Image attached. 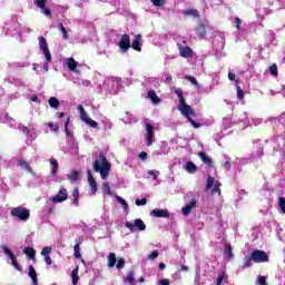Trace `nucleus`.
<instances>
[{"label": "nucleus", "mask_w": 285, "mask_h": 285, "mask_svg": "<svg viewBox=\"0 0 285 285\" xmlns=\"http://www.w3.org/2000/svg\"><path fill=\"white\" fill-rule=\"evenodd\" d=\"M174 92L178 97L179 112H181V115H184V117H186V119H188L189 124H191V126H194V128H202V124H199L190 118V117H195L196 114H195V110L193 109V107H190L189 105L186 104V98H184V90H181V88H175Z\"/></svg>", "instance_id": "nucleus-1"}, {"label": "nucleus", "mask_w": 285, "mask_h": 285, "mask_svg": "<svg viewBox=\"0 0 285 285\" xmlns=\"http://www.w3.org/2000/svg\"><path fill=\"white\" fill-rule=\"evenodd\" d=\"M99 160H95L94 161V170L95 173H100V177L101 179H108V175H110V161H108V158H106V156L104 155V153H99L98 156Z\"/></svg>", "instance_id": "nucleus-2"}, {"label": "nucleus", "mask_w": 285, "mask_h": 285, "mask_svg": "<svg viewBox=\"0 0 285 285\" xmlns=\"http://www.w3.org/2000/svg\"><path fill=\"white\" fill-rule=\"evenodd\" d=\"M10 214L12 217H17L20 222H28L30 219V209L26 207H13Z\"/></svg>", "instance_id": "nucleus-3"}, {"label": "nucleus", "mask_w": 285, "mask_h": 285, "mask_svg": "<svg viewBox=\"0 0 285 285\" xmlns=\"http://www.w3.org/2000/svg\"><path fill=\"white\" fill-rule=\"evenodd\" d=\"M250 257L252 262H254L255 264H264L268 262V254L262 249H255L254 252H252Z\"/></svg>", "instance_id": "nucleus-4"}, {"label": "nucleus", "mask_w": 285, "mask_h": 285, "mask_svg": "<svg viewBox=\"0 0 285 285\" xmlns=\"http://www.w3.org/2000/svg\"><path fill=\"white\" fill-rule=\"evenodd\" d=\"M125 227L130 230V233H135V229L137 230H146V223L141 218H136L134 220V224L131 222H126Z\"/></svg>", "instance_id": "nucleus-5"}, {"label": "nucleus", "mask_w": 285, "mask_h": 285, "mask_svg": "<svg viewBox=\"0 0 285 285\" xmlns=\"http://www.w3.org/2000/svg\"><path fill=\"white\" fill-rule=\"evenodd\" d=\"M3 253L11 259L12 266L18 271L19 273L23 272V268H21V265H19V262H17V256L10 250V248L3 246L2 247Z\"/></svg>", "instance_id": "nucleus-6"}, {"label": "nucleus", "mask_w": 285, "mask_h": 285, "mask_svg": "<svg viewBox=\"0 0 285 285\" xmlns=\"http://www.w3.org/2000/svg\"><path fill=\"white\" fill-rule=\"evenodd\" d=\"M118 46L121 52H128L130 50V36L128 33L122 35Z\"/></svg>", "instance_id": "nucleus-7"}, {"label": "nucleus", "mask_w": 285, "mask_h": 285, "mask_svg": "<svg viewBox=\"0 0 285 285\" xmlns=\"http://www.w3.org/2000/svg\"><path fill=\"white\" fill-rule=\"evenodd\" d=\"M177 48H178L179 55H180V57H183V59H193V48L184 47L179 42H177Z\"/></svg>", "instance_id": "nucleus-8"}, {"label": "nucleus", "mask_w": 285, "mask_h": 285, "mask_svg": "<svg viewBox=\"0 0 285 285\" xmlns=\"http://www.w3.org/2000/svg\"><path fill=\"white\" fill-rule=\"evenodd\" d=\"M146 146H153V141H155V128L150 124H146Z\"/></svg>", "instance_id": "nucleus-9"}, {"label": "nucleus", "mask_w": 285, "mask_h": 285, "mask_svg": "<svg viewBox=\"0 0 285 285\" xmlns=\"http://www.w3.org/2000/svg\"><path fill=\"white\" fill-rule=\"evenodd\" d=\"M66 199H68V189L66 188H61L58 193V195H56L52 198L53 204H61L62 202H66Z\"/></svg>", "instance_id": "nucleus-10"}, {"label": "nucleus", "mask_w": 285, "mask_h": 285, "mask_svg": "<svg viewBox=\"0 0 285 285\" xmlns=\"http://www.w3.org/2000/svg\"><path fill=\"white\" fill-rule=\"evenodd\" d=\"M80 119L81 121H85V124H87V126H90L91 128H97L99 126V124L95 120H92V118L88 117V112L82 111L80 114Z\"/></svg>", "instance_id": "nucleus-11"}, {"label": "nucleus", "mask_w": 285, "mask_h": 285, "mask_svg": "<svg viewBox=\"0 0 285 285\" xmlns=\"http://www.w3.org/2000/svg\"><path fill=\"white\" fill-rule=\"evenodd\" d=\"M87 175H88V184L91 188V193L92 195H97V190H98L97 180L95 179V176H92V171L88 170Z\"/></svg>", "instance_id": "nucleus-12"}, {"label": "nucleus", "mask_w": 285, "mask_h": 285, "mask_svg": "<svg viewBox=\"0 0 285 285\" xmlns=\"http://www.w3.org/2000/svg\"><path fill=\"white\" fill-rule=\"evenodd\" d=\"M151 217H158L161 218L164 217L165 219L170 218V213L166 209H154L150 212Z\"/></svg>", "instance_id": "nucleus-13"}, {"label": "nucleus", "mask_w": 285, "mask_h": 285, "mask_svg": "<svg viewBox=\"0 0 285 285\" xmlns=\"http://www.w3.org/2000/svg\"><path fill=\"white\" fill-rule=\"evenodd\" d=\"M197 206V200L193 198L185 207H183V215L188 217L190 215L193 208Z\"/></svg>", "instance_id": "nucleus-14"}, {"label": "nucleus", "mask_w": 285, "mask_h": 285, "mask_svg": "<svg viewBox=\"0 0 285 285\" xmlns=\"http://www.w3.org/2000/svg\"><path fill=\"white\" fill-rule=\"evenodd\" d=\"M75 242L73 257H76V259H81V238H76Z\"/></svg>", "instance_id": "nucleus-15"}, {"label": "nucleus", "mask_w": 285, "mask_h": 285, "mask_svg": "<svg viewBox=\"0 0 285 285\" xmlns=\"http://www.w3.org/2000/svg\"><path fill=\"white\" fill-rule=\"evenodd\" d=\"M198 157L202 159L205 166H208V168H213V158H210V156L206 155L204 151H200L198 153Z\"/></svg>", "instance_id": "nucleus-16"}, {"label": "nucleus", "mask_w": 285, "mask_h": 285, "mask_svg": "<svg viewBox=\"0 0 285 285\" xmlns=\"http://www.w3.org/2000/svg\"><path fill=\"white\" fill-rule=\"evenodd\" d=\"M132 50H136V52H141V35H137L134 38V41L131 42Z\"/></svg>", "instance_id": "nucleus-17"}, {"label": "nucleus", "mask_w": 285, "mask_h": 285, "mask_svg": "<svg viewBox=\"0 0 285 285\" xmlns=\"http://www.w3.org/2000/svg\"><path fill=\"white\" fill-rule=\"evenodd\" d=\"M28 275L31 278L32 285H39V279L37 278V271L35 269V266L29 265Z\"/></svg>", "instance_id": "nucleus-18"}, {"label": "nucleus", "mask_w": 285, "mask_h": 285, "mask_svg": "<svg viewBox=\"0 0 285 285\" xmlns=\"http://www.w3.org/2000/svg\"><path fill=\"white\" fill-rule=\"evenodd\" d=\"M22 253L24 254V255H27V257H29V259H37V250H35V248H32V247H24L23 249H22Z\"/></svg>", "instance_id": "nucleus-19"}, {"label": "nucleus", "mask_w": 285, "mask_h": 285, "mask_svg": "<svg viewBox=\"0 0 285 285\" xmlns=\"http://www.w3.org/2000/svg\"><path fill=\"white\" fill-rule=\"evenodd\" d=\"M195 30L199 39H204L205 36L207 35L206 26L204 23L198 24Z\"/></svg>", "instance_id": "nucleus-20"}, {"label": "nucleus", "mask_w": 285, "mask_h": 285, "mask_svg": "<svg viewBox=\"0 0 285 285\" xmlns=\"http://www.w3.org/2000/svg\"><path fill=\"white\" fill-rule=\"evenodd\" d=\"M148 99H150L155 106H157V104H161V98L157 96V92H155V90L148 91Z\"/></svg>", "instance_id": "nucleus-21"}, {"label": "nucleus", "mask_w": 285, "mask_h": 285, "mask_svg": "<svg viewBox=\"0 0 285 285\" xmlns=\"http://www.w3.org/2000/svg\"><path fill=\"white\" fill-rule=\"evenodd\" d=\"M18 164L20 168H26V170H28L30 175H35V170H32V167H30V164H28V161H26L23 158H20L18 160Z\"/></svg>", "instance_id": "nucleus-22"}, {"label": "nucleus", "mask_w": 285, "mask_h": 285, "mask_svg": "<svg viewBox=\"0 0 285 285\" xmlns=\"http://www.w3.org/2000/svg\"><path fill=\"white\" fill-rule=\"evenodd\" d=\"M184 169L193 175L194 173H197V165H195L193 161H188L185 164Z\"/></svg>", "instance_id": "nucleus-23"}, {"label": "nucleus", "mask_w": 285, "mask_h": 285, "mask_svg": "<svg viewBox=\"0 0 285 285\" xmlns=\"http://www.w3.org/2000/svg\"><path fill=\"white\" fill-rule=\"evenodd\" d=\"M49 163L52 165L51 175L52 177H57V173L59 170V161L55 158H50Z\"/></svg>", "instance_id": "nucleus-24"}, {"label": "nucleus", "mask_w": 285, "mask_h": 285, "mask_svg": "<svg viewBox=\"0 0 285 285\" xmlns=\"http://www.w3.org/2000/svg\"><path fill=\"white\" fill-rule=\"evenodd\" d=\"M72 284L77 285L79 283V266H76L71 272Z\"/></svg>", "instance_id": "nucleus-25"}, {"label": "nucleus", "mask_w": 285, "mask_h": 285, "mask_svg": "<svg viewBox=\"0 0 285 285\" xmlns=\"http://www.w3.org/2000/svg\"><path fill=\"white\" fill-rule=\"evenodd\" d=\"M38 41H39V48H40V50H42V51L49 50V48H48V41L45 39L43 36H39V37H38Z\"/></svg>", "instance_id": "nucleus-26"}, {"label": "nucleus", "mask_w": 285, "mask_h": 285, "mask_svg": "<svg viewBox=\"0 0 285 285\" xmlns=\"http://www.w3.org/2000/svg\"><path fill=\"white\" fill-rule=\"evenodd\" d=\"M67 66H68L69 70L75 72L77 70L78 62H76L75 58L71 57V58L67 59Z\"/></svg>", "instance_id": "nucleus-27"}, {"label": "nucleus", "mask_w": 285, "mask_h": 285, "mask_svg": "<svg viewBox=\"0 0 285 285\" xmlns=\"http://www.w3.org/2000/svg\"><path fill=\"white\" fill-rule=\"evenodd\" d=\"M115 264H117V255H115V253H109L108 267L112 268L115 266Z\"/></svg>", "instance_id": "nucleus-28"}, {"label": "nucleus", "mask_w": 285, "mask_h": 285, "mask_svg": "<svg viewBox=\"0 0 285 285\" xmlns=\"http://www.w3.org/2000/svg\"><path fill=\"white\" fill-rule=\"evenodd\" d=\"M225 255H227V259H233V257H235L233 254V246H230V244L225 245Z\"/></svg>", "instance_id": "nucleus-29"}, {"label": "nucleus", "mask_w": 285, "mask_h": 285, "mask_svg": "<svg viewBox=\"0 0 285 285\" xmlns=\"http://www.w3.org/2000/svg\"><path fill=\"white\" fill-rule=\"evenodd\" d=\"M49 106L50 108H59L61 106V102H59V99H57L56 97H50Z\"/></svg>", "instance_id": "nucleus-30"}, {"label": "nucleus", "mask_w": 285, "mask_h": 285, "mask_svg": "<svg viewBox=\"0 0 285 285\" xmlns=\"http://www.w3.org/2000/svg\"><path fill=\"white\" fill-rule=\"evenodd\" d=\"M253 257L252 256H245L244 263H243V269L250 268L253 266Z\"/></svg>", "instance_id": "nucleus-31"}, {"label": "nucleus", "mask_w": 285, "mask_h": 285, "mask_svg": "<svg viewBox=\"0 0 285 285\" xmlns=\"http://www.w3.org/2000/svg\"><path fill=\"white\" fill-rule=\"evenodd\" d=\"M184 14H187L189 17H195V19H198L199 11L197 9H187L186 11H184Z\"/></svg>", "instance_id": "nucleus-32"}, {"label": "nucleus", "mask_w": 285, "mask_h": 285, "mask_svg": "<svg viewBox=\"0 0 285 285\" xmlns=\"http://www.w3.org/2000/svg\"><path fill=\"white\" fill-rule=\"evenodd\" d=\"M68 179H69V181L75 184V181H77L79 179V171H77V170L71 171V174L68 175Z\"/></svg>", "instance_id": "nucleus-33"}, {"label": "nucleus", "mask_w": 285, "mask_h": 285, "mask_svg": "<svg viewBox=\"0 0 285 285\" xmlns=\"http://www.w3.org/2000/svg\"><path fill=\"white\" fill-rule=\"evenodd\" d=\"M215 186V177L208 176L207 177V185H206V190H210Z\"/></svg>", "instance_id": "nucleus-34"}, {"label": "nucleus", "mask_w": 285, "mask_h": 285, "mask_svg": "<svg viewBox=\"0 0 285 285\" xmlns=\"http://www.w3.org/2000/svg\"><path fill=\"white\" fill-rule=\"evenodd\" d=\"M125 282H127L128 284L134 285L135 284V272H129L127 274V277L125 278Z\"/></svg>", "instance_id": "nucleus-35"}, {"label": "nucleus", "mask_w": 285, "mask_h": 285, "mask_svg": "<svg viewBox=\"0 0 285 285\" xmlns=\"http://www.w3.org/2000/svg\"><path fill=\"white\" fill-rule=\"evenodd\" d=\"M185 79L187 81H190V83H193V86H196V88H199V82L197 81V78L186 75Z\"/></svg>", "instance_id": "nucleus-36"}, {"label": "nucleus", "mask_w": 285, "mask_h": 285, "mask_svg": "<svg viewBox=\"0 0 285 285\" xmlns=\"http://www.w3.org/2000/svg\"><path fill=\"white\" fill-rule=\"evenodd\" d=\"M72 197H73L75 206H79V189L78 188L73 189Z\"/></svg>", "instance_id": "nucleus-37"}, {"label": "nucleus", "mask_w": 285, "mask_h": 285, "mask_svg": "<svg viewBox=\"0 0 285 285\" xmlns=\"http://www.w3.org/2000/svg\"><path fill=\"white\" fill-rule=\"evenodd\" d=\"M35 6H37V8H40V10L46 8V3H48V0H35L33 1Z\"/></svg>", "instance_id": "nucleus-38"}, {"label": "nucleus", "mask_w": 285, "mask_h": 285, "mask_svg": "<svg viewBox=\"0 0 285 285\" xmlns=\"http://www.w3.org/2000/svg\"><path fill=\"white\" fill-rule=\"evenodd\" d=\"M269 73L273 76V77H277L279 75V72L277 71V63H273L271 67H269Z\"/></svg>", "instance_id": "nucleus-39"}, {"label": "nucleus", "mask_w": 285, "mask_h": 285, "mask_svg": "<svg viewBox=\"0 0 285 285\" xmlns=\"http://www.w3.org/2000/svg\"><path fill=\"white\" fill-rule=\"evenodd\" d=\"M50 253H52V247L51 246L43 247L42 250H41L42 257L50 256Z\"/></svg>", "instance_id": "nucleus-40"}, {"label": "nucleus", "mask_w": 285, "mask_h": 285, "mask_svg": "<svg viewBox=\"0 0 285 285\" xmlns=\"http://www.w3.org/2000/svg\"><path fill=\"white\" fill-rule=\"evenodd\" d=\"M59 27L62 32V39L65 41H68V30L66 29V27H63V23H61V22H60Z\"/></svg>", "instance_id": "nucleus-41"}, {"label": "nucleus", "mask_w": 285, "mask_h": 285, "mask_svg": "<svg viewBox=\"0 0 285 285\" xmlns=\"http://www.w3.org/2000/svg\"><path fill=\"white\" fill-rule=\"evenodd\" d=\"M48 128H50L51 132H59V125L55 122H48Z\"/></svg>", "instance_id": "nucleus-42"}, {"label": "nucleus", "mask_w": 285, "mask_h": 285, "mask_svg": "<svg viewBox=\"0 0 285 285\" xmlns=\"http://www.w3.org/2000/svg\"><path fill=\"white\" fill-rule=\"evenodd\" d=\"M236 92H237V99L242 101V99H244V90L242 89V87L236 86Z\"/></svg>", "instance_id": "nucleus-43"}, {"label": "nucleus", "mask_w": 285, "mask_h": 285, "mask_svg": "<svg viewBox=\"0 0 285 285\" xmlns=\"http://www.w3.org/2000/svg\"><path fill=\"white\" fill-rule=\"evenodd\" d=\"M116 202H118L119 204H121V206H124L125 209L128 208V203H127L126 199H124L121 196H117V197H116Z\"/></svg>", "instance_id": "nucleus-44"}, {"label": "nucleus", "mask_w": 285, "mask_h": 285, "mask_svg": "<svg viewBox=\"0 0 285 285\" xmlns=\"http://www.w3.org/2000/svg\"><path fill=\"white\" fill-rule=\"evenodd\" d=\"M151 3L156 7V8H161V6L166 4V0H150Z\"/></svg>", "instance_id": "nucleus-45"}, {"label": "nucleus", "mask_w": 285, "mask_h": 285, "mask_svg": "<svg viewBox=\"0 0 285 285\" xmlns=\"http://www.w3.org/2000/svg\"><path fill=\"white\" fill-rule=\"evenodd\" d=\"M45 55V59L46 61L50 62L52 61V53H50V49H46L45 51H42Z\"/></svg>", "instance_id": "nucleus-46"}, {"label": "nucleus", "mask_w": 285, "mask_h": 285, "mask_svg": "<svg viewBox=\"0 0 285 285\" xmlns=\"http://www.w3.org/2000/svg\"><path fill=\"white\" fill-rule=\"evenodd\" d=\"M157 257H159V252L157 249H155L150 253V255L148 256V259H151V262H153V261L157 259Z\"/></svg>", "instance_id": "nucleus-47"}, {"label": "nucleus", "mask_w": 285, "mask_h": 285, "mask_svg": "<svg viewBox=\"0 0 285 285\" xmlns=\"http://www.w3.org/2000/svg\"><path fill=\"white\" fill-rule=\"evenodd\" d=\"M68 126H70V118H68L65 122V131L67 137H71L72 134L68 130Z\"/></svg>", "instance_id": "nucleus-48"}, {"label": "nucleus", "mask_w": 285, "mask_h": 285, "mask_svg": "<svg viewBox=\"0 0 285 285\" xmlns=\"http://www.w3.org/2000/svg\"><path fill=\"white\" fill-rule=\"evenodd\" d=\"M124 266H126V259L119 258L116 268H124Z\"/></svg>", "instance_id": "nucleus-49"}, {"label": "nucleus", "mask_w": 285, "mask_h": 285, "mask_svg": "<svg viewBox=\"0 0 285 285\" xmlns=\"http://www.w3.org/2000/svg\"><path fill=\"white\" fill-rule=\"evenodd\" d=\"M148 204V199L142 198V199H136V206H146Z\"/></svg>", "instance_id": "nucleus-50"}, {"label": "nucleus", "mask_w": 285, "mask_h": 285, "mask_svg": "<svg viewBox=\"0 0 285 285\" xmlns=\"http://www.w3.org/2000/svg\"><path fill=\"white\" fill-rule=\"evenodd\" d=\"M42 12L43 14H46V17H49V18L52 17V11L46 7L42 9Z\"/></svg>", "instance_id": "nucleus-51"}, {"label": "nucleus", "mask_w": 285, "mask_h": 285, "mask_svg": "<svg viewBox=\"0 0 285 285\" xmlns=\"http://www.w3.org/2000/svg\"><path fill=\"white\" fill-rule=\"evenodd\" d=\"M158 285H170V279L163 278V279L158 281Z\"/></svg>", "instance_id": "nucleus-52"}, {"label": "nucleus", "mask_w": 285, "mask_h": 285, "mask_svg": "<svg viewBox=\"0 0 285 285\" xmlns=\"http://www.w3.org/2000/svg\"><path fill=\"white\" fill-rule=\"evenodd\" d=\"M258 284L259 285H267L266 284V276H258Z\"/></svg>", "instance_id": "nucleus-53"}, {"label": "nucleus", "mask_w": 285, "mask_h": 285, "mask_svg": "<svg viewBox=\"0 0 285 285\" xmlns=\"http://www.w3.org/2000/svg\"><path fill=\"white\" fill-rule=\"evenodd\" d=\"M45 262H46L47 266H52V257L45 256Z\"/></svg>", "instance_id": "nucleus-54"}, {"label": "nucleus", "mask_w": 285, "mask_h": 285, "mask_svg": "<svg viewBox=\"0 0 285 285\" xmlns=\"http://www.w3.org/2000/svg\"><path fill=\"white\" fill-rule=\"evenodd\" d=\"M138 157H139V159L146 160V159H148V153L141 151Z\"/></svg>", "instance_id": "nucleus-55"}, {"label": "nucleus", "mask_w": 285, "mask_h": 285, "mask_svg": "<svg viewBox=\"0 0 285 285\" xmlns=\"http://www.w3.org/2000/svg\"><path fill=\"white\" fill-rule=\"evenodd\" d=\"M213 193H217L218 195H222V189L219 188V185H214Z\"/></svg>", "instance_id": "nucleus-56"}, {"label": "nucleus", "mask_w": 285, "mask_h": 285, "mask_svg": "<svg viewBox=\"0 0 285 285\" xmlns=\"http://www.w3.org/2000/svg\"><path fill=\"white\" fill-rule=\"evenodd\" d=\"M148 175H150L151 177H154V179H157V175H159V171H155V170H149Z\"/></svg>", "instance_id": "nucleus-57"}, {"label": "nucleus", "mask_w": 285, "mask_h": 285, "mask_svg": "<svg viewBox=\"0 0 285 285\" xmlns=\"http://www.w3.org/2000/svg\"><path fill=\"white\" fill-rule=\"evenodd\" d=\"M235 23H236V28L237 30H239L240 26H242V19H239L238 17L235 18Z\"/></svg>", "instance_id": "nucleus-58"}, {"label": "nucleus", "mask_w": 285, "mask_h": 285, "mask_svg": "<svg viewBox=\"0 0 285 285\" xmlns=\"http://www.w3.org/2000/svg\"><path fill=\"white\" fill-rule=\"evenodd\" d=\"M222 282H224V275H218L216 285H222Z\"/></svg>", "instance_id": "nucleus-59"}, {"label": "nucleus", "mask_w": 285, "mask_h": 285, "mask_svg": "<svg viewBox=\"0 0 285 285\" xmlns=\"http://www.w3.org/2000/svg\"><path fill=\"white\" fill-rule=\"evenodd\" d=\"M105 187L107 195H112V191L110 190V185L108 183L105 184Z\"/></svg>", "instance_id": "nucleus-60"}, {"label": "nucleus", "mask_w": 285, "mask_h": 285, "mask_svg": "<svg viewBox=\"0 0 285 285\" xmlns=\"http://www.w3.org/2000/svg\"><path fill=\"white\" fill-rule=\"evenodd\" d=\"M228 79H229V81H235V73L229 72L228 73Z\"/></svg>", "instance_id": "nucleus-61"}, {"label": "nucleus", "mask_w": 285, "mask_h": 285, "mask_svg": "<svg viewBox=\"0 0 285 285\" xmlns=\"http://www.w3.org/2000/svg\"><path fill=\"white\" fill-rule=\"evenodd\" d=\"M165 83H173V77L169 76L166 78Z\"/></svg>", "instance_id": "nucleus-62"}, {"label": "nucleus", "mask_w": 285, "mask_h": 285, "mask_svg": "<svg viewBox=\"0 0 285 285\" xmlns=\"http://www.w3.org/2000/svg\"><path fill=\"white\" fill-rule=\"evenodd\" d=\"M78 110H79L80 115H81V112H86V109H83V105H79Z\"/></svg>", "instance_id": "nucleus-63"}, {"label": "nucleus", "mask_w": 285, "mask_h": 285, "mask_svg": "<svg viewBox=\"0 0 285 285\" xmlns=\"http://www.w3.org/2000/svg\"><path fill=\"white\" fill-rule=\"evenodd\" d=\"M165 268H166V264L159 263V269H160V271H164Z\"/></svg>", "instance_id": "nucleus-64"}]
</instances>
